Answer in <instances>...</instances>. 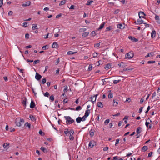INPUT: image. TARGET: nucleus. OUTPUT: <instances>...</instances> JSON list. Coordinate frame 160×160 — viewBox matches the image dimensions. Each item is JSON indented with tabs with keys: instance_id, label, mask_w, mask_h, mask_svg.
<instances>
[{
	"instance_id": "nucleus-28",
	"label": "nucleus",
	"mask_w": 160,
	"mask_h": 160,
	"mask_svg": "<svg viewBox=\"0 0 160 160\" xmlns=\"http://www.w3.org/2000/svg\"><path fill=\"white\" fill-rule=\"evenodd\" d=\"M82 120L81 119V118L80 117L77 118L76 119V121L78 123L82 121Z\"/></svg>"
},
{
	"instance_id": "nucleus-53",
	"label": "nucleus",
	"mask_w": 160,
	"mask_h": 160,
	"mask_svg": "<svg viewBox=\"0 0 160 160\" xmlns=\"http://www.w3.org/2000/svg\"><path fill=\"white\" fill-rule=\"evenodd\" d=\"M54 98L53 95H51L50 97V99L52 101L54 100Z\"/></svg>"
},
{
	"instance_id": "nucleus-62",
	"label": "nucleus",
	"mask_w": 160,
	"mask_h": 160,
	"mask_svg": "<svg viewBox=\"0 0 160 160\" xmlns=\"http://www.w3.org/2000/svg\"><path fill=\"white\" fill-rule=\"evenodd\" d=\"M108 148H109L108 147H105L103 149V150L105 151H107L108 150Z\"/></svg>"
},
{
	"instance_id": "nucleus-49",
	"label": "nucleus",
	"mask_w": 160,
	"mask_h": 160,
	"mask_svg": "<svg viewBox=\"0 0 160 160\" xmlns=\"http://www.w3.org/2000/svg\"><path fill=\"white\" fill-rule=\"evenodd\" d=\"M48 45H46L43 46L42 48V49L43 50H45L48 49Z\"/></svg>"
},
{
	"instance_id": "nucleus-55",
	"label": "nucleus",
	"mask_w": 160,
	"mask_h": 160,
	"mask_svg": "<svg viewBox=\"0 0 160 160\" xmlns=\"http://www.w3.org/2000/svg\"><path fill=\"white\" fill-rule=\"evenodd\" d=\"M155 20H159V16L157 15H155Z\"/></svg>"
},
{
	"instance_id": "nucleus-12",
	"label": "nucleus",
	"mask_w": 160,
	"mask_h": 160,
	"mask_svg": "<svg viewBox=\"0 0 160 160\" xmlns=\"http://www.w3.org/2000/svg\"><path fill=\"white\" fill-rule=\"evenodd\" d=\"M90 113V110L89 109H88L85 111V114L84 115V116L85 117H88Z\"/></svg>"
},
{
	"instance_id": "nucleus-2",
	"label": "nucleus",
	"mask_w": 160,
	"mask_h": 160,
	"mask_svg": "<svg viewBox=\"0 0 160 160\" xmlns=\"http://www.w3.org/2000/svg\"><path fill=\"white\" fill-rule=\"evenodd\" d=\"M24 122L23 119L22 118H17L16 119L15 123L17 126L20 127L23 124Z\"/></svg>"
},
{
	"instance_id": "nucleus-22",
	"label": "nucleus",
	"mask_w": 160,
	"mask_h": 160,
	"mask_svg": "<svg viewBox=\"0 0 160 160\" xmlns=\"http://www.w3.org/2000/svg\"><path fill=\"white\" fill-rule=\"evenodd\" d=\"M156 34V32L155 30H153L151 33V37L153 38L155 37Z\"/></svg>"
},
{
	"instance_id": "nucleus-50",
	"label": "nucleus",
	"mask_w": 160,
	"mask_h": 160,
	"mask_svg": "<svg viewBox=\"0 0 160 160\" xmlns=\"http://www.w3.org/2000/svg\"><path fill=\"white\" fill-rule=\"evenodd\" d=\"M44 95L45 96L47 97H48L50 94L48 92H46L44 94Z\"/></svg>"
},
{
	"instance_id": "nucleus-44",
	"label": "nucleus",
	"mask_w": 160,
	"mask_h": 160,
	"mask_svg": "<svg viewBox=\"0 0 160 160\" xmlns=\"http://www.w3.org/2000/svg\"><path fill=\"white\" fill-rule=\"evenodd\" d=\"M66 130L64 131V132L66 135H67L69 133V131H68V129H66Z\"/></svg>"
},
{
	"instance_id": "nucleus-35",
	"label": "nucleus",
	"mask_w": 160,
	"mask_h": 160,
	"mask_svg": "<svg viewBox=\"0 0 160 160\" xmlns=\"http://www.w3.org/2000/svg\"><path fill=\"white\" fill-rule=\"evenodd\" d=\"M148 149V147L147 146H144L142 147V150L143 151L145 152V151H146V150H147Z\"/></svg>"
},
{
	"instance_id": "nucleus-59",
	"label": "nucleus",
	"mask_w": 160,
	"mask_h": 160,
	"mask_svg": "<svg viewBox=\"0 0 160 160\" xmlns=\"http://www.w3.org/2000/svg\"><path fill=\"white\" fill-rule=\"evenodd\" d=\"M92 67L91 65H90L89 66L88 68V71H91L92 70Z\"/></svg>"
},
{
	"instance_id": "nucleus-25",
	"label": "nucleus",
	"mask_w": 160,
	"mask_h": 160,
	"mask_svg": "<svg viewBox=\"0 0 160 160\" xmlns=\"http://www.w3.org/2000/svg\"><path fill=\"white\" fill-rule=\"evenodd\" d=\"M118 104V102L117 101V100H116L114 99L113 100V106L116 107L117 106Z\"/></svg>"
},
{
	"instance_id": "nucleus-17",
	"label": "nucleus",
	"mask_w": 160,
	"mask_h": 160,
	"mask_svg": "<svg viewBox=\"0 0 160 160\" xmlns=\"http://www.w3.org/2000/svg\"><path fill=\"white\" fill-rule=\"evenodd\" d=\"M105 25V22H103L100 26L99 27L98 29V30H100L103 28Z\"/></svg>"
},
{
	"instance_id": "nucleus-29",
	"label": "nucleus",
	"mask_w": 160,
	"mask_h": 160,
	"mask_svg": "<svg viewBox=\"0 0 160 160\" xmlns=\"http://www.w3.org/2000/svg\"><path fill=\"white\" fill-rule=\"evenodd\" d=\"M93 2V1H92V0H88V1L87 2V3L86 4V5H90L91 4H92V2Z\"/></svg>"
},
{
	"instance_id": "nucleus-38",
	"label": "nucleus",
	"mask_w": 160,
	"mask_h": 160,
	"mask_svg": "<svg viewBox=\"0 0 160 160\" xmlns=\"http://www.w3.org/2000/svg\"><path fill=\"white\" fill-rule=\"evenodd\" d=\"M66 2V1H65V0L62 1L60 2V3L59 4V6L62 5L64 4H65Z\"/></svg>"
},
{
	"instance_id": "nucleus-51",
	"label": "nucleus",
	"mask_w": 160,
	"mask_h": 160,
	"mask_svg": "<svg viewBox=\"0 0 160 160\" xmlns=\"http://www.w3.org/2000/svg\"><path fill=\"white\" fill-rule=\"evenodd\" d=\"M112 29V28L110 26L108 27L106 29V31H108Z\"/></svg>"
},
{
	"instance_id": "nucleus-7",
	"label": "nucleus",
	"mask_w": 160,
	"mask_h": 160,
	"mask_svg": "<svg viewBox=\"0 0 160 160\" xmlns=\"http://www.w3.org/2000/svg\"><path fill=\"white\" fill-rule=\"evenodd\" d=\"M35 78L38 80H40L42 78V76L38 74V73L36 72L35 77Z\"/></svg>"
},
{
	"instance_id": "nucleus-8",
	"label": "nucleus",
	"mask_w": 160,
	"mask_h": 160,
	"mask_svg": "<svg viewBox=\"0 0 160 160\" xmlns=\"http://www.w3.org/2000/svg\"><path fill=\"white\" fill-rule=\"evenodd\" d=\"M31 4V2L30 1L27 2L25 3H23L22 6L24 7L29 6Z\"/></svg>"
},
{
	"instance_id": "nucleus-34",
	"label": "nucleus",
	"mask_w": 160,
	"mask_h": 160,
	"mask_svg": "<svg viewBox=\"0 0 160 160\" xmlns=\"http://www.w3.org/2000/svg\"><path fill=\"white\" fill-rule=\"evenodd\" d=\"M40 149L42 151L44 152H47V150L45 148L43 147H42Z\"/></svg>"
},
{
	"instance_id": "nucleus-43",
	"label": "nucleus",
	"mask_w": 160,
	"mask_h": 160,
	"mask_svg": "<svg viewBox=\"0 0 160 160\" xmlns=\"http://www.w3.org/2000/svg\"><path fill=\"white\" fill-rule=\"evenodd\" d=\"M68 87L67 86H65L64 87V89L63 90V92L64 93L66 92L67 91Z\"/></svg>"
},
{
	"instance_id": "nucleus-26",
	"label": "nucleus",
	"mask_w": 160,
	"mask_h": 160,
	"mask_svg": "<svg viewBox=\"0 0 160 160\" xmlns=\"http://www.w3.org/2000/svg\"><path fill=\"white\" fill-rule=\"evenodd\" d=\"M87 30V29L85 28H82L79 29V31L80 32H83Z\"/></svg>"
},
{
	"instance_id": "nucleus-39",
	"label": "nucleus",
	"mask_w": 160,
	"mask_h": 160,
	"mask_svg": "<svg viewBox=\"0 0 160 160\" xmlns=\"http://www.w3.org/2000/svg\"><path fill=\"white\" fill-rule=\"evenodd\" d=\"M113 82L114 84H116L118 83L121 81V80H113Z\"/></svg>"
},
{
	"instance_id": "nucleus-24",
	"label": "nucleus",
	"mask_w": 160,
	"mask_h": 160,
	"mask_svg": "<svg viewBox=\"0 0 160 160\" xmlns=\"http://www.w3.org/2000/svg\"><path fill=\"white\" fill-rule=\"evenodd\" d=\"M122 158L118 157L117 156L114 157H113L112 160H122Z\"/></svg>"
},
{
	"instance_id": "nucleus-36",
	"label": "nucleus",
	"mask_w": 160,
	"mask_h": 160,
	"mask_svg": "<svg viewBox=\"0 0 160 160\" xmlns=\"http://www.w3.org/2000/svg\"><path fill=\"white\" fill-rule=\"evenodd\" d=\"M94 98L93 97H91V100L92 101V103H94L95 102L96 100V98H95L94 99Z\"/></svg>"
},
{
	"instance_id": "nucleus-23",
	"label": "nucleus",
	"mask_w": 160,
	"mask_h": 160,
	"mask_svg": "<svg viewBox=\"0 0 160 160\" xmlns=\"http://www.w3.org/2000/svg\"><path fill=\"white\" fill-rule=\"evenodd\" d=\"M94 130L91 129L89 132L90 135L91 137H92L94 136Z\"/></svg>"
},
{
	"instance_id": "nucleus-11",
	"label": "nucleus",
	"mask_w": 160,
	"mask_h": 160,
	"mask_svg": "<svg viewBox=\"0 0 160 160\" xmlns=\"http://www.w3.org/2000/svg\"><path fill=\"white\" fill-rule=\"evenodd\" d=\"M35 106V104L34 102L32 100L30 104V108H34Z\"/></svg>"
},
{
	"instance_id": "nucleus-5",
	"label": "nucleus",
	"mask_w": 160,
	"mask_h": 160,
	"mask_svg": "<svg viewBox=\"0 0 160 160\" xmlns=\"http://www.w3.org/2000/svg\"><path fill=\"white\" fill-rule=\"evenodd\" d=\"M96 145V142L94 140H91L90 141L88 144L89 147L91 148H92L94 146Z\"/></svg>"
},
{
	"instance_id": "nucleus-14",
	"label": "nucleus",
	"mask_w": 160,
	"mask_h": 160,
	"mask_svg": "<svg viewBox=\"0 0 160 160\" xmlns=\"http://www.w3.org/2000/svg\"><path fill=\"white\" fill-rule=\"evenodd\" d=\"M117 28L120 29H123L124 28V26L122 24H118L117 25Z\"/></svg>"
},
{
	"instance_id": "nucleus-42",
	"label": "nucleus",
	"mask_w": 160,
	"mask_h": 160,
	"mask_svg": "<svg viewBox=\"0 0 160 160\" xmlns=\"http://www.w3.org/2000/svg\"><path fill=\"white\" fill-rule=\"evenodd\" d=\"M110 121V120L109 119H107L105 121H104V124L105 125H107L109 123Z\"/></svg>"
},
{
	"instance_id": "nucleus-45",
	"label": "nucleus",
	"mask_w": 160,
	"mask_h": 160,
	"mask_svg": "<svg viewBox=\"0 0 160 160\" xmlns=\"http://www.w3.org/2000/svg\"><path fill=\"white\" fill-rule=\"evenodd\" d=\"M81 109H82L81 107L80 106H79L77 107L76 108L75 110L76 111H78V110H81Z\"/></svg>"
},
{
	"instance_id": "nucleus-37",
	"label": "nucleus",
	"mask_w": 160,
	"mask_h": 160,
	"mask_svg": "<svg viewBox=\"0 0 160 160\" xmlns=\"http://www.w3.org/2000/svg\"><path fill=\"white\" fill-rule=\"evenodd\" d=\"M9 145L8 142H5L3 145V146L4 148H6Z\"/></svg>"
},
{
	"instance_id": "nucleus-61",
	"label": "nucleus",
	"mask_w": 160,
	"mask_h": 160,
	"mask_svg": "<svg viewBox=\"0 0 160 160\" xmlns=\"http://www.w3.org/2000/svg\"><path fill=\"white\" fill-rule=\"evenodd\" d=\"M29 35L28 33L25 34V37L26 39H28L29 38Z\"/></svg>"
},
{
	"instance_id": "nucleus-40",
	"label": "nucleus",
	"mask_w": 160,
	"mask_h": 160,
	"mask_svg": "<svg viewBox=\"0 0 160 160\" xmlns=\"http://www.w3.org/2000/svg\"><path fill=\"white\" fill-rule=\"evenodd\" d=\"M153 54V52H150L146 56V58H147L148 57H152L153 56L152 54Z\"/></svg>"
},
{
	"instance_id": "nucleus-19",
	"label": "nucleus",
	"mask_w": 160,
	"mask_h": 160,
	"mask_svg": "<svg viewBox=\"0 0 160 160\" xmlns=\"http://www.w3.org/2000/svg\"><path fill=\"white\" fill-rule=\"evenodd\" d=\"M97 106L98 107L102 108L103 107V105L101 102H98L97 103Z\"/></svg>"
},
{
	"instance_id": "nucleus-52",
	"label": "nucleus",
	"mask_w": 160,
	"mask_h": 160,
	"mask_svg": "<svg viewBox=\"0 0 160 160\" xmlns=\"http://www.w3.org/2000/svg\"><path fill=\"white\" fill-rule=\"evenodd\" d=\"M91 34L92 36H95L96 35V34L95 31H93L91 33Z\"/></svg>"
},
{
	"instance_id": "nucleus-33",
	"label": "nucleus",
	"mask_w": 160,
	"mask_h": 160,
	"mask_svg": "<svg viewBox=\"0 0 160 160\" xmlns=\"http://www.w3.org/2000/svg\"><path fill=\"white\" fill-rule=\"evenodd\" d=\"M110 93L108 95V98H112L113 97V94L111 92V90H109Z\"/></svg>"
},
{
	"instance_id": "nucleus-13",
	"label": "nucleus",
	"mask_w": 160,
	"mask_h": 160,
	"mask_svg": "<svg viewBox=\"0 0 160 160\" xmlns=\"http://www.w3.org/2000/svg\"><path fill=\"white\" fill-rule=\"evenodd\" d=\"M111 68V65L110 63H108L106 65L104 68L106 70H108Z\"/></svg>"
},
{
	"instance_id": "nucleus-9",
	"label": "nucleus",
	"mask_w": 160,
	"mask_h": 160,
	"mask_svg": "<svg viewBox=\"0 0 160 160\" xmlns=\"http://www.w3.org/2000/svg\"><path fill=\"white\" fill-rule=\"evenodd\" d=\"M135 23L136 24H141L143 23V20L138 19L137 20V21H136Z\"/></svg>"
},
{
	"instance_id": "nucleus-21",
	"label": "nucleus",
	"mask_w": 160,
	"mask_h": 160,
	"mask_svg": "<svg viewBox=\"0 0 160 160\" xmlns=\"http://www.w3.org/2000/svg\"><path fill=\"white\" fill-rule=\"evenodd\" d=\"M133 69L132 68H124L123 69L122 71H120V72H123V71H125L128 70H132Z\"/></svg>"
},
{
	"instance_id": "nucleus-46",
	"label": "nucleus",
	"mask_w": 160,
	"mask_h": 160,
	"mask_svg": "<svg viewBox=\"0 0 160 160\" xmlns=\"http://www.w3.org/2000/svg\"><path fill=\"white\" fill-rule=\"evenodd\" d=\"M98 54V53H97V52L93 53L92 54L93 57V58L97 57Z\"/></svg>"
},
{
	"instance_id": "nucleus-20",
	"label": "nucleus",
	"mask_w": 160,
	"mask_h": 160,
	"mask_svg": "<svg viewBox=\"0 0 160 160\" xmlns=\"http://www.w3.org/2000/svg\"><path fill=\"white\" fill-rule=\"evenodd\" d=\"M118 66H119V67H121L122 68H124L125 66V63L122 62H121V63L118 64Z\"/></svg>"
},
{
	"instance_id": "nucleus-15",
	"label": "nucleus",
	"mask_w": 160,
	"mask_h": 160,
	"mask_svg": "<svg viewBox=\"0 0 160 160\" xmlns=\"http://www.w3.org/2000/svg\"><path fill=\"white\" fill-rule=\"evenodd\" d=\"M58 47V44L57 42H54L53 43L52 45V48H56Z\"/></svg>"
},
{
	"instance_id": "nucleus-56",
	"label": "nucleus",
	"mask_w": 160,
	"mask_h": 160,
	"mask_svg": "<svg viewBox=\"0 0 160 160\" xmlns=\"http://www.w3.org/2000/svg\"><path fill=\"white\" fill-rule=\"evenodd\" d=\"M150 122H146L145 125L147 128L148 127V125H149V124L151 122H152V121L150 120Z\"/></svg>"
},
{
	"instance_id": "nucleus-6",
	"label": "nucleus",
	"mask_w": 160,
	"mask_h": 160,
	"mask_svg": "<svg viewBox=\"0 0 160 160\" xmlns=\"http://www.w3.org/2000/svg\"><path fill=\"white\" fill-rule=\"evenodd\" d=\"M138 15L139 16V18H144L145 16L146 15L144 13V12H139Z\"/></svg>"
},
{
	"instance_id": "nucleus-47",
	"label": "nucleus",
	"mask_w": 160,
	"mask_h": 160,
	"mask_svg": "<svg viewBox=\"0 0 160 160\" xmlns=\"http://www.w3.org/2000/svg\"><path fill=\"white\" fill-rule=\"evenodd\" d=\"M40 62V60H35L33 62V64H34L35 65L36 64L38 63L39 62Z\"/></svg>"
},
{
	"instance_id": "nucleus-54",
	"label": "nucleus",
	"mask_w": 160,
	"mask_h": 160,
	"mask_svg": "<svg viewBox=\"0 0 160 160\" xmlns=\"http://www.w3.org/2000/svg\"><path fill=\"white\" fill-rule=\"evenodd\" d=\"M155 62V61H149L148 62V64H151V63H154Z\"/></svg>"
},
{
	"instance_id": "nucleus-32",
	"label": "nucleus",
	"mask_w": 160,
	"mask_h": 160,
	"mask_svg": "<svg viewBox=\"0 0 160 160\" xmlns=\"http://www.w3.org/2000/svg\"><path fill=\"white\" fill-rule=\"evenodd\" d=\"M89 34V32H85L82 34V36L84 37H86Z\"/></svg>"
},
{
	"instance_id": "nucleus-57",
	"label": "nucleus",
	"mask_w": 160,
	"mask_h": 160,
	"mask_svg": "<svg viewBox=\"0 0 160 160\" xmlns=\"http://www.w3.org/2000/svg\"><path fill=\"white\" fill-rule=\"evenodd\" d=\"M68 99L67 98H65L64 99L63 101V102L64 104L68 102Z\"/></svg>"
},
{
	"instance_id": "nucleus-31",
	"label": "nucleus",
	"mask_w": 160,
	"mask_h": 160,
	"mask_svg": "<svg viewBox=\"0 0 160 160\" xmlns=\"http://www.w3.org/2000/svg\"><path fill=\"white\" fill-rule=\"evenodd\" d=\"M135 157H133L132 156L131 157L129 158L128 157L126 159V160H135Z\"/></svg>"
},
{
	"instance_id": "nucleus-27",
	"label": "nucleus",
	"mask_w": 160,
	"mask_h": 160,
	"mask_svg": "<svg viewBox=\"0 0 160 160\" xmlns=\"http://www.w3.org/2000/svg\"><path fill=\"white\" fill-rule=\"evenodd\" d=\"M29 118L32 121H34L35 120V118L32 115H29Z\"/></svg>"
},
{
	"instance_id": "nucleus-41",
	"label": "nucleus",
	"mask_w": 160,
	"mask_h": 160,
	"mask_svg": "<svg viewBox=\"0 0 160 160\" xmlns=\"http://www.w3.org/2000/svg\"><path fill=\"white\" fill-rule=\"evenodd\" d=\"M76 53L77 52H73L71 51H69L68 52V55H72L74 53Z\"/></svg>"
},
{
	"instance_id": "nucleus-4",
	"label": "nucleus",
	"mask_w": 160,
	"mask_h": 160,
	"mask_svg": "<svg viewBox=\"0 0 160 160\" xmlns=\"http://www.w3.org/2000/svg\"><path fill=\"white\" fill-rule=\"evenodd\" d=\"M74 133V131L72 129L71 130L69 131L70 136H69V139L70 140H73L74 139V137L72 136V135Z\"/></svg>"
},
{
	"instance_id": "nucleus-16",
	"label": "nucleus",
	"mask_w": 160,
	"mask_h": 160,
	"mask_svg": "<svg viewBox=\"0 0 160 160\" xmlns=\"http://www.w3.org/2000/svg\"><path fill=\"white\" fill-rule=\"evenodd\" d=\"M142 131V128L140 127H138L136 129V132L138 134H140V133Z\"/></svg>"
},
{
	"instance_id": "nucleus-60",
	"label": "nucleus",
	"mask_w": 160,
	"mask_h": 160,
	"mask_svg": "<svg viewBox=\"0 0 160 160\" xmlns=\"http://www.w3.org/2000/svg\"><path fill=\"white\" fill-rule=\"evenodd\" d=\"M25 125L26 126L28 127L29 128H30L31 126L30 124L28 122L26 123Z\"/></svg>"
},
{
	"instance_id": "nucleus-3",
	"label": "nucleus",
	"mask_w": 160,
	"mask_h": 160,
	"mask_svg": "<svg viewBox=\"0 0 160 160\" xmlns=\"http://www.w3.org/2000/svg\"><path fill=\"white\" fill-rule=\"evenodd\" d=\"M133 56L134 55L132 52H130L125 55V58H128V59H130L133 57Z\"/></svg>"
},
{
	"instance_id": "nucleus-63",
	"label": "nucleus",
	"mask_w": 160,
	"mask_h": 160,
	"mask_svg": "<svg viewBox=\"0 0 160 160\" xmlns=\"http://www.w3.org/2000/svg\"><path fill=\"white\" fill-rule=\"evenodd\" d=\"M119 9H117V10H115L114 12V14H118V12H119Z\"/></svg>"
},
{
	"instance_id": "nucleus-48",
	"label": "nucleus",
	"mask_w": 160,
	"mask_h": 160,
	"mask_svg": "<svg viewBox=\"0 0 160 160\" xmlns=\"http://www.w3.org/2000/svg\"><path fill=\"white\" fill-rule=\"evenodd\" d=\"M100 45V43H97L94 44V47L95 48H98Z\"/></svg>"
},
{
	"instance_id": "nucleus-1",
	"label": "nucleus",
	"mask_w": 160,
	"mask_h": 160,
	"mask_svg": "<svg viewBox=\"0 0 160 160\" xmlns=\"http://www.w3.org/2000/svg\"><path fill=\"white\" fill-rule=\"evenodd\" d=\"M64 118L66 120V122L67 125L71 124L75 122L74 120L69 116H65Z\"/></svg>"
},
{
	"instance_id": "nucleus-30",
	"label": "nucleus",
	"mask_w": 160,
	"mask_h": 160,
	"mask_svg": "<svg viewBox=\"0 0 160 160\" xmlns=\"http://www.w3.org/2000/svg\"><path fill=\"white\" fill-rule=\"evenodd\" d=\"M26 101L27 99L26 98H25L24 100H23L22 101V103L23 104L24 107L25 108L26 106Z\"/></svg>"
},
{
	"instance_id": "nucleus-18",
	"label": "nucleus",
	"mask_w": 160,
	"mask_h": 160,
	"mask_svg": "<svg viewBox=\"0 0 160 160\" xmlns=\"http://www.w3.org/2000/svg\"><path fill=\"white\" fill-rule=\"evenodd\" d=\"M32 29L33 30L35 29H38V27L37 24H33L32 25Z\"/></svg>"
},
{
	"instance_id": "nucleus-10",
	"label": "nucleus",
	"mask_w": 160,
	"mask_h": 160,
	"mask_svg": "<svg viewBox=\"0 0 160 160\" xmlns=\"http://www.w3.org/2000/svg\"><path fill=\"white\" fill-rule=\"evenodd\" d=\"M128 38L131 40L134 41V42H137L138 41V40L135 38L134 37L129 36L128 37Z\"/></svg>"
},
{
	"instance_id": "nucleus-64",
	"label": "nucleus",
	"mask_w": 160,
	"mask_h": 160,
	"mask_svg": "<svg viewBox=\"0 0 160 160\" xmlns=\"http://www.w3.org/2000/svg\"><path fill=\"white\" fill-rule=\"evenodd\" d=\"M46 79L45 78H43L42 80V82L43 84H44L46 83Z\"/></svg>"
},
{
	"instance_id": "nucleus-58",
	"label": "nucleus",
	"mask_w": 160,
	"mask_h": 160,
	"mask_svg": "<svg viewBox=\"0 0 160 160\" xmlns=\"http://www.w3.org/2000/svg\"><path fill=\"white\" fill-rule=\"evenodd\" d=\"M10 131L11 132H13L14 131L15 129L12 127L10 128H9Z\"/></svg>"
}]
</instances>
